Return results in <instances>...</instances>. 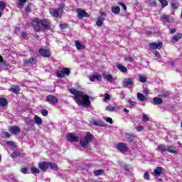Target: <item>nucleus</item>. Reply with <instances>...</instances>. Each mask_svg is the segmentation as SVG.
<instances>
[{
  "instance_id": "nucleus-42",
  "label": "nucleus",
  "mask_w": 182,
  "mask_h": 182,
  "mask_svg": "<svg viewBox=\"0 0 182 182\" xmlns=\"http://www.w3.org/2000/svg\"><path fill=\"white\" fill-rule=\"evenodd\" d=\"M144 180H150V173H149V172H145L144 173Z\"/></svg>"
},
{
  "instance_id": "nucleus-25",
  "label": "nucleus",
  "mask_w": 182,
  "mask_h": 182,
  "mask_svg": "<svg viewBox=\"0 0 182 182\" xmlns=\"http://www.w3.org/2000/svg\"><path fill=\"white\" fill-rule=\"evenodd\" d=\"M182 38V34L180 33H178L176 36L172 37V41L173 42H177V41L181 39Z\"/></svg>"
},
{
  "instance_id": "nucleus-17",
  "label": "nucleus",
  "mask_w": 182,
  "mask_h": 182,
  "mask_svg": "<svg viewBox=\"0 0 182 182\" xmlns=\"http://www.w3.org/2000/svg\"><path fill=\"white\" fill-rule=\"evenodd\" d=\"M75 47L77 48V50H83L86 48V46L82 43L80 42L79 41H76L75 42Z\"/></svg>"
},
{
  "instance_id": "nucleus-36",
  "label": "nucleus",
  "mask_w": 182,
  "mask_h": 182,
  "mask_svg": "<svg viewBox=\"0 0 182 182\" xmlns=\"http://www.w3.org/2000/svg\"><path fill=\"white\" fill-rule=\"evenodd\" d=\"M159 1L161 4L162 8H165V6H167V5H168L167 0H159Z\"/></svg>"
},
{
  "instance_id": "nucleus-33",
  "label": "nucleus",
  "mask_w": 182,
  "mask_h": 182,
  "mask_svg": "<svg viewBox=\"0 0 182 182\" xmlns=\"http://www.w3.org/2000/svg\"><path fill=\"white\" fill-rule=\"evenodd\" d=\"M31 171L33 173V174H39L40 171L38 168L33 166L31 168Z\"/></svg>"
},
{
  "instance_id": "nucleus-56",
  "label": "nucleus",
  "mask_w": 182,
  "mask_h": 182,
  "mask_svg": "<svg viewBox=\"0 0 182 182\" xmlns=\"http://www.w3.org/2000/svg\"><path fill=\"white\" fill-rule=\"evenodd\" d=\"M21 173H23V174H27V173H28V168H23L21 169Z\"/></svg>"
},
{
  "instance_id": "nucleus-62",
  "label": "nucleus",
  "mask_w": 182,
  "mask_h": 182,
  "mask_svg": "<svg viewBox=\"0 0 182 182\" xmlns=\"http://www.w3.org/2000/svg\"><path fill=\"white\" fill-rule=\"evenodd\" d=\"M144 93L147 96L149 95V89L146 88L144 90Z\"/></svg>"
},
{
  "instance_id": "nucleus-47",
  "label": "nucleus",
  "mask_w": 182,
  "mask_h": 182,
  "mask_svg": "<svg viewBox=\"0 0 182 182\" xmlns=\"http://www.w3.org/2000/svg\"><path fill=\"white\" fill-rule=\"evenodd\" d=\"M142 119H143L144 122H149V116L146 114L142 116Z\"/></svg>"
},
{
  "instance_id": "nucleus-13",
  "label": "nucleus",
  "mask_w": 182,
  "mask_h": 182,
  "mask_svg": "<svg viewBox=\"0 0 182 182\" xmlns=\"http://www.w3.org/2000/svg\"><path fill=\"white\" fill-rule=\"evenodd\" d=\"M149 47L151 49H161V48H163V43H151L149 44Z\"/></svg>"
},
{
  "instance_id": "nucleus-20",
  "label": "nucleus",
  "mask_w": 182,
  "mask_h": 182,
  "mask_svg": "<svg viewBox=\"0 0 182 182\" xmlns=\"http://www.w3.org/2000/svg\"><path fill=\"white\" fill-rule=\"evenodd\" d=\"M156 150H159L161 152H166L167 151V145H164V144H159L158 146V148Z\"/></svg>"
},
{
  "instance_id": "nucleus-44",
  "label": "nucleus",
  "mask_w": 182,
  "mask_h": 182,
  "mask_svg": "<svg viewBox=\"0 0 182 182\" xmlns=\"http://www.w3.org/2000/svg\"><path fill=\"white\" fill-rule=\"evenodd\" d=\"M139 81L141 82L142 83H144V82L147 81V78L143 75L139 76Z\"/></svg>"
},
{
  "instance_id": "nucleus-46",
  "label": "nucleus",
  "mask_w": 182,
  "mask_h": 182,
  "mask_svg": "<svg viewBox=\"0 0 182 182\" xmlns=\"http://www.w3.org/2000/svg\"><path fill=\"white\" fill-rule=\"evenodd\" d=\"M104 100H105V102H106L107 100H110V95L105 93Z\"/></svg>"
},
{
  "instance_id": "nucleus-57",
  "label": "nucleus",
  "mask_w": 182,
  "mask_h": 182,
  "mask_svg": "<svg viewBox=\"0 0 182 182\" xmlns=\"http://www.w3.org/2000/svg\"><path fill=\"white\" fill-rule=\"evenodd\" d=\"M90 82H95L96 80V75H92L90 77Z\"/></svg>"
},
{
  "instance_id": "nucleus-39",
  "label": "nucleus",
  "mask_w": 182,
  "mask_h": 182,
  "mask_svg": "<svg viewBox=\"0 0 182 182\" xmlns=\"http://www.w3.org/2000/svg\"><path fill=\"white\" fill-rule=\"evenodd\" d=\"M125 137L127 141H132L133 140V136L129 134H125Z\"/></svg>"
},
{
  "instance_id": "nucleus-43",
  "label": "nucleus",
  "mask_w": 182,
  "mask_h": 182,
  "mask_svg": "<svg viewBox=\"0 0 182 182\" xmlns=\"http://www.w3.org/2000/svg\"><path fill=\"white\" fill-rule=\"evenodd\" d=\"M115 109L116 107L112 105H109L107 107V110H108V112H114Z\"/></svg>"
},
{
  "instance_id": "nucleus-52",
  "label": "nucleus",
  "mask_w": 182,
  "mask_h": 182,
  "mask_svg": "<svg viewBox=\"0 0 182 182\" xmlns=\"http://www.w3.org/2000/svg\"><path fill=\"white\" fill-rule=\"evenodd\" d=\"M41 114H42L43 116H48V110H46V109H43V110L41 111Z\"/></svg>"
},
{
  "instance_id": "nucleus-53",
  "label": "nucleus",
  "mask_w": 182,
  "mask_h": 182,
  "mask_svg": "<svg viewBox=\"0 0 182 182\" xmlns=\"http://www.w3.org/2000/svg\"><path fill=\"white\" fill-rule=\"evenodd\" d=\"M144 127L143 126L136 127L137 132H141V130H144Z\"/></svg>"
},
{
  "instance_id": "nucleus-50",
  "label": "nucleus",
  "mask_w": 182,
  "mask_h": 182,
  "mask_svg": "<svg viewBox=\"0 0 182 182\" xmlns=\"http://www.w3.org/2000/svg\"><path fill=\"white\" fill-rule=\"evenodd\" d=\"M92 123L94 126H102V124L96 120L92 121Z\"/></svg>"
},
{
  "instance_id": "nucleus-45",
  "label": "nucleus",
  "mask_w": 182,
  "mask_h": 182,
  "mask_svg": "<svg viewBox=\"0 0 182 182\" xmlns=\"http://www.w3.org/2000/svg\"><path fill=\"white\" fill-rule=\"evenodd\" d=\"M19 152L14 151L11 154V157H13V159H15L16 157H19Z\"/></svg>"
},
{
  "instance_id": "nucleus-41",
  "label": "nucleus",
  "mask_w": 182,
  "mask_h": 182,
  "mask_svg": "<svg viewBox=\"0 0 182 182\" xmlns=\"http://www.w3.org/2000/svg\"><path fill=\"white\" fill-rule=\"evenodd\" d=\"M171 8H173V9H177L178 8V4L176 1L172 2Z\"/></svg>"
},
{
  "instance_id": "nucleus-61",
  "label": "nucleus",
  "mask_w": 182,
  "mask_h": 182,
  "mask_svg": "<svg viewBox=\"0 0 182 182\" xmlns=\"http://www.w3.org/2000/svg\"><path fill=\"white\" fill-rule=\"evenodd\" d=\"M26 12H30L31 11V6H27L26 9H25Z\"/></svg>"
},
{
  "instance_id": "nucleus-63",
  "label": "nucleus",
  "mask_w": 182,
  "mask_h": 182,
  "mask_svg": "<svg viewBox=\"0 0 182 182\" xmlns=\"http://www.w3.org/2000/svg\"><path fill=\"white\" fill-rule=\"evenodd\" d=\"M129 104H131L132 106H134V105H136V102H134V101H132V100H130L129 101Z\"/></svg>"
},
{
  "instance_id": "nucleus-8",
  "label": "nucleus",
  "mask_w": 182,
  "mask_h": 182,
  "mask_svg": "<svg viewBox=\"0 0 182 182\" xmlns=\"http://www.w3.org/2000/svg\"><path fill=\"white\" fill-rule=\"evenodd\" d=\"M39 53L41 56L44 58H49L50 56V50L48 48H41L39 50Z\"/></svg>"
},
{
  "instance_id": "nucleus-4",
  "label": "nucleus",
  "mask_w": 182,
  "mask_h": 182,
  "mask_svg": "<svg viewBox=\"0 0 182 182\" xmlns=\"http://www.w3.org/2000/svg\"><path fill=\"white\" fill-rule=\"evenodd\" d=\"M76 12L77 14L78 19H83V18H89V14L86 12V11L82 9H77Z\"/></svg>"
},
{
  "instance_id": "nucleus-55",
  "label": "nucleus",
  "mask_w": 182,
  "mask_h": 182,
  "mask_svg": "<svg viewBox=\"0 0 182 182\" xmlns=\"http://www.w3.org/2000/svg\"><path fill=\"white\" fill-rule=\"evenodd\" d=\"M125 60L127 62H133V58L132 57H126Z\"/></svg>"
},
{
  "instance_id": "nucleus-58",
  "label": "nucleus",
  "mask_w": 182,
  "mask_h": 182,
  "mask_svg": "<svg viewBox=\"0 0 182 182\" xmlns=\"http://www.w3.org/2000/svg\"><path fill=\"white\" fill-rule=\"evenodd\" d=\"M68 26V25L65 24V23H61L60 24V27L61 28V29H65V28Z\"/></svg>"
},
{
  "instance_id": "nucleus-18",
  "label": "nucleus",
  "mask_w": 182,
  "mask_h": 182,
  "mask_svg": "<svg viewBox=\"0 0 182 182\" xmlns=\"http://www.w3.org/2000/svg\"><path fill=\"white\" fill-rule=\"evenodd\" d=\"M41 28L44 29H49L50 28V23L48 20H41Z\"/></svg>"
},
{
  "instance_id": "nucleus-31",
  "label": "nucleus",
  "mask_w": 182,
  "mask_h": 182,
  "mask_svg": "<svg viewBox=\"0 0 182 182\" xmlns=\"http://www.w3.org/2000/svg\"><path fill=\"white\" fill-rule=\"evenodd\" d=\"M154 105H161L163 103V100L157 97L154 98Z\"/></svg>"
},
{
  "instance_id": "nucleus-15",
  "label": "nucleus",
  "mask_w": 182,
  "mask_h": 182,
  "mask_svg": "<svg viewBox=\"0 0 182 182\" xmlns=\"http://www.w3.org/2000/svg\"><path fill=\"white\" fill-rule=\"evenodd\" d=\"M117 148L119 150V151H127L129 148H127V145L125 143H119L117 146Z\"/></svg>"
},
{
  "instance_id": "nucleus-22",
  "label": "nucleus",
  "mask_w": 182,
  "mask_h": 182,
  "mask_svg": "<svg viewBox=\"0 0 182 182\" xmlns=\"http://www.w3.org/2000/svg\"><path fill=\"white\" fill-rule=\"evenodd\" d=\"M112 13L115 14V15H119L120 14L119 6H112L111 9Z\"/></svg>"
},
{
  "instance_id": "nucleus-26",
  "label": "nucleus",
  "mask_w": 182,
  "mask_h": 182,
  "mask_svg": "<svg viewBox=\"0 0 182 182\" xmlns=\"http://www.w3.org/2000/svg\"><path fill=\"white\" fill-rule=\"evenodd\" d=\"M103 22H105V18H102V17L98 18L96 22L97 26H103Z\"/></svg>"
},
{
  "instance_id": "nucleus-27",
  "label": "nucleus",
  "mask_w": 182,
  "mask_h": 182,
  "mask_svg": "<svg viewBox=\"0 0 182 182\" xmlns=\"http://www.w3.org/2000/svg\"><path fill=\"white\" fill-rule=\"evenodd\" d=\"M137 98L141 100V102H144V100H146V97H144V95L140 93V92H138L137 95Z\"/></svg>"
},
{
  "instance_id": "nucleus-28",
  "label": "nucleus",
  "mask_w": 182,
  "mask_h": 182,
  "mask_svg": "<svg viewBox=\"0 0 182 182\" xmlns=\"http://www.w3.org/2000/svg\"><path fill=\"white\" fill-rule=\"evenodd\" d=\"M105 173V170L99 169L94 171L95 176H102V174Z\"/></svg>"
},
{
  "instance_id": "nucleus-14",
  "label": "nucleus",
  "mask_w": 182,
  "mask_h": 182,
  "mask_svg": "<svg viewBox=\"0 0 182 182\" xmlns=\"http://www.w3.org/2000/svg\"><path fill=\"white\" fill-rule=\"evenodd\" d=\"M38 167L43 171H46L49 168V162H41Z\"/></svg>"
},
{
  "instance_id": "nucleus-64",
  "label": "nucleus",
  "mask_w": 182,
  "mask_h": 182,
  "mask_svg": "<svg viewBox=\"0 0 182 182\" xmlns=\"http://www.w3.org/2000/svg\"><path fill=\"white\" fill-rule=\"evenodd\" d=\"M124 168H125V170H126L127 171H129L130 170V168H129V166H127V165H125V166H124Z\"/></svg>"
},
{
  "instance_id": "nucleus-23",
  "label": "nucleus",
  "mask_w": 182,
  "mask_h": 182,
  "mask_svg": "<svg viewBox=\"0 0 182 182\" xmlns=\"http://www.w3.org/2000/svg\"><path fill=\"white\" fill-rule=\"evenodd\" d=\"M28 0H18L17 8H23Z\"/></svg>"
},
{
  "instance_id": "nucleus-60",
  "label": "nucleus",
  "mask_w": 182,
  "mask_h": 182,
  "mask_svg": "<svg viewBox=\"0 0 182 182\" xmlns=\"http://www.w3.org/2000/svg\"><path fill=\"white\" fill-rule=\"evenodd\" d=\"M149 4L151 5V6H156V1H150Z\"/></svg>"
},
{
  "instance_id": "nucleus-49",
  "label": "nucleus",
  "mask_w": 182,
  "mask_h": 182,
  "mask_svg": "<svg viewBox=\"0 0 182 182\" xmlns=\"http://www.w3.org/2000/svg\"><path fill=\"white\" fill-rule=\"evenodd\" d=\"M3 136L4 137H6L7 139H9V137H11V134H9V132H3Z\"/></svg>"
},
{
  "instance_id": "nucleus-30",
  "label": "nucleus",
  "mask_w": 182,
  "mask_h": 182,
  "mask_svg": "<svg viewBox=\"0 0 182 182\" xmlns=\"http://www.w3.org/2000/svg\"><path fill=\"white\" fill-rule=\"evenodd\" d=\"M6 105H8V101L4 98H0V106L4 107L6 106Z\"/></svg>"
},
{
  "instance_id": "nucleus-1",
  "label": "nucleus",
  "mask_w": 182,
  "mask_h": 182,
  "mask_svg": "<svg viewBox=\"0 0 182 182\" xmlns=\"http://www.w3.org/2000/svg\"><path fill=\"white\" fill-rule=\"evenodd\" d=\"M70 92L71 95H74V100L78 106H90V100H92L93 99L92 97L75 88H71Z\"/></svg>"
},
{
  "instance_id": "nucleus-16",
  "label": "nucleus",
  "mask_w": 182,
  "mask_h": 182,
  "mask_svg": "<svg viewBox=\"0 0 182 182\" xmlns=\"http://www.w3.org/2000/svg\"><path fill=\"white\" fill-rule=\"evenodd\" d=\"M47 102H49L51 105H55V103H58V98L53 95H49L46 98Z\"/></svg>"
},
{
  "instance_id": "nucleus-6",
  "label": "nucleus",
  "mask_w": 182,
  "mask_h": 182,
  "mask_svg": "<svg viewBox=\"0 0 182 182\" xmlns=\"http://www.w3.org/2000/svg\"><path fill=\"white\" fill-rule=\"evenodd\" d=\"M102 77L105 80H107V82H109V83H112V82H114V78L113 77V75L107 72L103 73Z\"/></svg>"
},
{
  "instance_id": "nucleus-35",
  "label": "nucleus",
  "mask_w": 182,
  "mask_h": 182,
  "mask_svg": "<svg viewBox=\"0 0 182 182\" xmlns=\"http://www.w3.org/2000/svg\"><path fill=\"white\" fill-rule=\"evenodd\" d=\"M26 124H30L31 126H33V121L30 118L25 119Z\"/></svg>"
},
{
  "instance_id": "nucleus-32",
  "label": "nucleus",
  "mask_w": 182,
  "mask_h": 182,
  "mask_svg": "<svg viewBox=\"0 0 182 182\" xmlns=\"http://www.w3.org/2000/svg\"><path fill=\"white\" fill-rule=\"evenodd\" d=\"M6 8V4L4 1H0V12H4V9Z\"/></svg>"
},
{
  "instance_id": "nucleus-37",
  "label": "nucleus",
  "mask_w": 182,
  "mask_h": 182,
  "mask_svg": "<svg viewBox=\"0 0 182 182\" xmlns=\"http://www.w3.org/2000/svg\"><path fill=\"white\" fill-rule=\"evenodd\" d=\"M11 90L13 93H18V92L20 90V88L18 86H14L11 87Z\"/></svg>"
},
{
  "instance_id": "nucleus-2",
  "label": "nucleus",
  "mask_w": 182,
  "mask_h": 182,
  "mask_svg": "<svg viewBox=\"0 0 182 182\" xmlns=\"http://www.w3.org/2000/svg\"><path fill=\"white\" fill-rule=\"evenodd\" d=\"M92 140H93V135L90 132H87L86 136L80 139V145L83 149H86Z\"/></svg>"
},
{
  "instance_id": "nucleus-11",
  "label": "nucleus",
  "mask_w": 182,
  "mask_h": 182,
  "mask_svg": "<svg viewBox=\"0 0 182 182\" xmlns=\"http://www.w3.org/2000/svg\"><path fill=\"white\" fill-rule=\"evenodd\" d=\"M161 22H164L166 23V22H169V23H173L174 22V18L168 17V16L164 15L161 16Z\"/></svg>"
},
{
  "instance_id": "nucleus-12",
  "label": "nucleus",
  "mask_w": 182,
  "mask_h": 182,
  "mask_svg": "<svg viewBox=\"0 0 182 182\" xmlns=\"http://www.w3.org/2000/svg\"><path fill=\"white\" fill-rule=\"evenodd\" d=\"M166 151L168 153H171V154H177L178 152L176 146L170 145H167Z\"/></svg>"
},
{
  "instance_id": "nucleus-48",
  "label": "nucleus",
  "mask_w": 182,
  "mask_h": 182,
  "mask_svg": "<svg viewBox=\"0 0 182 182\" xmlns=\"http://www.w3.org/2000/svg\"><path fill=\"white\" fill-rule=\"evenodd\" d=\"M95 79L98 82H102V75H95Z\"/></svg>"
},
{
  "instance_id": "nucleus-34",
  "label": "nucleus",
  "mask_w": 182,
  "mask_h": 182,
  "mask_svg": "<svg viewBox=\"0 0 182 182\" xmlns=\"http://www.w3.org/2000/svg\"><path fill=\"white\" fill-rule=\"evenodd\" d=\"M62 70L64 75H66L67 76H69V75H70V70L69 68H63Z\"/></svg>"
},
{
  "instance_id": "nucleus-19",
  "label": "nucleus",
  "mask_w": 182,
  "mask_h": 182,
  "mask_svg": "<svg viewBox=\"0 0 182 182\" xmlns=\"http://www.w3.org/2000/svg\"><path fill=\"white\" fill-rule=\"evenodd\" d=\"M163 173V168L161 167H157L154 169V176L155 177H159L161 176V173Z\"/></svg>"
},
{
  "instance_id": "nucleus-5",
  "label": "nucleus",
  "mask_w": 182,
  "mask_h": 182,
  "mask_svg": "<svg viewBox=\"0 0 182 182\" xmlns=\"http://www.w3.org/2000/svg\"><path fill=\"white\" fill-rule=\"evenodd\" d=\"M32 26L34 28L35 31H41L42 26H41V20L36 18L33 20L32 21Z\"/></svg>"
},
{
  "instance_id": "nucleus-9",
  "label": "nucleus",
  "mask_w": 182,
  "mask_h": 182,
  "mask_svg": "<svg viewBox=\"0 0 182 182\" xmlns=\"http://www.w3.org/2000/svg\"><path fill=\"white\" fill-rule=\"evenodd\" d=\"M67 139L68 141L70 143H73V141H79V137H77L75 134L70 133L67 135Z\"/></svg>"
},
{
  "instance_id": "nucleus-40",
  "label": "nucleus",
  "mask_w": 182,
  "mask_h": 182,
  "mask_svg": "<svg viewBox=\"0 0 182 182\" xmlns=\"http://www.w3.org/2000/svg\"><path fill=\"white\" fill-rule=\"evenodd\" d=\"M57 76L58 77H64L65 74L63 73V70L57 72Z\"/></svg>"
},
{
  "instance_id": "nucleus-54",
  "label": "nucleus",
  "mask_w": 182,
  "mask_h": 182,
  "mask_svg": "<svg viewBox=\"0 0 182 182\" xmlns=\"http://www.w3.org/2000/svg\"><path fill=\"white\" fill-rule=\"evenodd\" d=\"M106 122L110 124H113V119H112V118H106Z\"/></svg>"
},
{
  "instance_id": "nucleus-21",
  "label": "nucleus",
  "mask_w": 182,
  "mask_h": 182,
  "mask_svg": "<svg viewBox=\"0 0 182 182\" xmlns=\"http://www.w3.org/2000/svg\"><path fill=\"white\" fill-rule=\"evenodd\" d=\"M117 69H119V70H120V72H122V73H126V72H127V68L124 66L123 65L121 64H117Z\"/></svg>"
},
{
  "instance_id": "nucleus-29",
  "label": "nucleus",
  "mask_w": 182,
  "mask_h": 182,
  "mask_svg": "<svg viewBox=\"0 0 182 182\" xmlns=\"http://www.w3.org/2000/svg\"><path fill=\"white\" fill-rule=\"evenodd\" d=\"M49 168L54 170V171H58V165L52 163H49Z\"/></svg>"
},
{
  "instance_id": "nucleus-10",
  "label": "nucleus",
  "mask_w": 182,
  "mask_h": 182,
  "mask_svg": "<svg viewBox=\"0 0 182 182\" xmlns=\"http://www.w3.org/2000/svg\"><path fill=\"white\" fill-rule=\"evenodd\" d=\"M9 131L10 132V133H11V134H14V136H18V134L21 133V129L19 128V127H11L9 129Z\"/></svg>"
},
{
  "instance_id": "nucleus-38",
  "label": "nucleus",
  "mask_w": 182,
  "mask_h": 182,
  "mask_svg": "<svg viewBox=\"0 0 182 182\" xmlns=\"http://www.w3.org/2000/svg\"><path fill=\"white\" fill-rule=\"evenodd\" d=\"M6 144H8V146H10L11 147H16V144H15V142L12 141H7Z\"/></svg>"
},
{
  "instance_id": "nucleus-59",
  "label": "nucleus",
  "mask_w": 182,
  "mask_h": 182,
  "mask_svg": "<svg viewBox=\"0 0 182 182\" xmlns=\"http://www.w3.org/2000/svg\"><path fill=\"white\" fill-rule=\"evenodd\" d=\"M154 55L156 58H160V53L157 50L154 51Z\"/></svg>"
},
{
  "instance_id": "nucleus-7",
  "label": "nucleus",
  "mask_w": 182,
  "mask_h": 182,
  "mask_svg": "<svg viewBox=\"0 0 182 182\" xmlns=\"http://www.w3.org/2000/svg\"><path fill=\"white\" fill-rule=\"evenodd\" d=\"M134 84V80L133 78H125L122 82L124 87H129Z\"/></svg>"
},
{
  "instance_id": "nucleus-51",
  "label": "nucleus",
  "mask_w": 182,
  "mask_h": 182,
  "mask_svg": "<svg viewBox=\"0 0 182 182\" xmlns=\"http://www.w3.org/2000/svg\"><path fill=\"white\" fill-rule=\"evenodd\" d=\"M26 63H35V60L33 58H31L29 60L26 61Z\"/></svg>"
},
{
  "instance_id": "nucleus-3",
  "label": "nucleus",
  "mask_w": 182,
  "mask_h": 182,
  "mask_svg": "<svg viewBox=\"0 0 182 182\" xmlns=\"http://www.w3.org/2000/svg\"><path fill=\"white\" fill-rule=\"evenodd\" d=\"M51 16H53V18H59L60 15H62V12H63V10L60 8V9H51L49 11Z\"/></svg>"
},
{
  "instance_id": "nucleus-24",
  "label": "nucleus",
  "mask_w": 182,
  "mask_h": 182,
  "mask_svg": "<svg viewBox=\"0 0 182 182\" xmlns=\"http://www.w3.org/2000/svg\"><path fill=\"white\" fill-rule=\"evenodd\" d=\"M34 121L38 126H41L42 124V119L39 117L38 115L34 116Z\"/></svg>"
}]
</instances>
